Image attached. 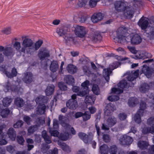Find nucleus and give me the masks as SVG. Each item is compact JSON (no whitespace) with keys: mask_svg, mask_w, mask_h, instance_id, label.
<instances>
[{"mask_svg":"<svg viewBox=\"0 0 154 154\" xmlns=\"http://www.w3.org/2000/svg\"><path fill=\"white\" fill-rule=\"evenodd\" d=\"M125 28H119L117 32L116 39L118 42L122 44H124L130 42L133 45H138L142 41V38L137 34L131 33L130 34L127 32Z\"/></svg>","mask_w":154,"mask_h":154,"instance_id":"1","label":"nucleus"},{"mask_svg":"<svg viewBox=\"0 0 154 154\" xmlns=\"http://www.w3.org/2000/svg\"><path fill=\"white\" fill-rule=\"evenodd\" d=\"M147 97L148 98L146 99V98H144L142 100L140 103V109L133 118L135 122L138 124L141 122V116L143 115L144 110L146 107L145 102H144V100H146V102L148 103V107L150 106V108L154 111V93H151L149 96H148Z\"/></svg>","mask_w":154,"mask_h":154,"instance_id":"2","label":"nucleus"},{"mask_svg":"<svg viewBox=\"0 0 154 154\" xmlns=\"http://www.w3.org/2000/svg\"><path fill=\"white\" fill-rule=\"evenodd\" d=\"M132 85L127 82L126 80H122L118 84L117 86L111 89V91L109 94L110 95L108 97V99L111 101H115L119 100V96L115 94H119L123 92V89L125 88H128L129 86L132 87Z\"/></svg>","mask_w":154,"mask_h":154,"instance_id":"3","label":"nucleus"},{"mask_svg":"<svg viewBox=\"0 0 154 154\" xmlns=\"http://www.w3.org/2000/svg\"><path fill=\"white\" fill-rule=\"evenodd\" d=\"M66 118L62 115H59V120L60 122L62 125L65 128L62 132L59 135V138L61 140L66 141L70 138H71L72 135L69 132L70 131L73 135H75L76 134V131L73 127L68 124L65 122L64 121L66 120Z\"/></svg>","mask_w":154,"mask_h":154,"instance_id":"4","label":"nucleus"},{"mask_svg":"<svg viewBox=\"0 0 154 154\" xmlns=\"http://www.w3.org/2000/svg\"><path fill=\"white\" fill-rule=\"evenodd\" d=\"M116 10L119 11L123 12L124 15L128 18H131L133 16L134 10L133 7H129L127 2L124 1H118L115 3Z\"/></svg>","mask_w":154,"mask_h":154,"instance_id":"5","label":"nucleus"},{"mask_svg":"<svg viewBox=\"0 0 154 154\" xmlns=\"http://www.w3.org/2000/svg\"><path fill=\"white\" fill-rule=\"evenodd\" d=\"M116 58L118 60L114 62L112 64L110 65L109 67L104 69L103 71V75L107 82H109V79L110 74L112 73V71L118 67L121 64L120 60H126L128 63L130 62L129 59L127 57L122 58L120 56H117Z\"/></svg>","mask_w":154,"mask_h":154,"instance_id":"6","label":"nucleus"},{"mask_svg":"<svg viewBox=\"0 0 154 154\" xmlns=\"http://www.w3.org/2000/svg\"><path fill=\"white\" fill-rule=\"evenodd\" d=\"M148 21L149 20L147 18L142 17L138 22V25L142 30H145L149 25V26L151 27L150 32L149 34L146 33L145 35L150 39H154V21L152 20L149 24Z\"/></svg>","mask_w":154,"mask_h":154,"instance_id":"7","label":"nucleus"},{"mask_svg":"<svg viewBox=\"0 0 154 154\" xmlns=\"http://www.w3.org/2000/svg\"><path fill=\"white\" fill-rule=\"evenodd\" d=\"M35 102L37 104H39L36 110V113L38 114H43L46 108L45 103L48 102L47 98L46 96H40L35 99Z\"/></svg>","mask_w":154,"mask_h":154,"instance_id":"8","label":"nucleus"},{"mask_svg":"<svg viewBox=\"0 0 154 154\" xmlns=\"http://www.w3.org/2000/svg\"><path fill=\"white\" fill-rule=\"evenodd\" d=\"M57 32L60 36L65 35L64 39L67 43L73 40V38L70 34L69 32L68 31V29L67 27L62 26L58 28Z\"/></svg>","mask_w":154,"mask_h":154,"instance_id":"9","label":"nucleus"},{"mask_svg":"<svg viewBox=\"0 0 154 154\" xmlns=\"http://www.w3.org/2000/svg\"><path fill=\"white\" fill-rule=\"evenodd\" d=\"M147 125L150 127H144L142 128V132L143 134L149 133L153 134L154 133V117L149 118L147 121Z\"/></svg>","mask_w":154,"mask_h":154,"instance_id":"10","label":"nucleus"},{"mask_svg":"<svg viewBox=\"0 0 154 154\" xmlns=\"http://www.w3.org/2000/svg\"><path fill=\"white\" fill-rule=\"evenodd\" d=\"M73 28L75 35L81 38L84 37L87 32L86 29L83 26L75 25L73 26Z\"/></svg>","mask_w":154,"mask_h":154,"instance_id":"11","label":"nucleus"},{"mask_svg":"<svg viewBox=\"0 0 154 154\" xmlns=\"http://www.w3.org/2000/svg\"><path fill=\"white\" fill-rule=\"evenodd\" d=\"M33 42L31 39L28 38H25L23 40L22 42L23 47H22L20 51L22 52H25L27 48H29L28 50H27V52L29 50L30 48H32Z\"/></svg>","mask_w":154,"mask_h":154,"instance_id":"12","label":"nucleus"},{"mask_svg":"<svg viewBox=\"0 0 154 154\" xmlns=\"http://www.w3.org/2000/svg\"><path fill=\"white\" fill-rule=\"evenodd\" d=\"M71 97L72 99H70L67 102L66 105L69 109L74 110L78 106L77 102L75 100L76 98V95L73 94Z\"/></svg>","mask_w":154,"mask_h":154,"instance_id":"13","label":"nucleus"},{"mask_svg":"<svg viewBox=\"0 0 154 154\" xmlns=\"http://www.w3.org/2000/svg\"><path fill=\"white\" fill-rule=\"evenodd\" d=\"M120 143L122 145H129L131 143L133 139L131 137L126 134L119 135L118 137Z\"/></svg>","mask_w":154,"mask_h":154,"instance_id":"14","label":"nucleus"},{"mask_svg":"<svg viewBox=\"0 0 154 154\" xmlns=\"http://www.w3.org/2000/svg\"><path fill=\"white\" fill-rule=\"evenodd\" d=\"M139 71V70L138 69L135 71L127 72L125 74L124 76L128 81L132 83V82H134V80L138 77Z\"/></svg>","mask_w":154,"mask_h":154,"instance_id":"15","label":"nucleus"},{"mask_svg":"<svg viewBox=\"0 0 154 154\" xmlns=\"http://www.w3.org/2000/svg\"><path fill=\"white\" fill-rule=\"evenodd\" d=\"M117 122L116 119L114 117H109L106 121L107 125L105 123L103 124L102 128L103 130H108L109 127H112Z\"/></svg>","mask_w":154,"mask_h":154,"instance_id":"16","label":"nucleus"},{"mask_svg":"<svg viewBox=\"0 0 154 154\" xmlns=\"http://www.w3.org/2000/svg\"><path fill=\"white\" fill-rule=\"evenodd\" d=\"M89 81L86 80L81 84L82 89L78 93V95L80 96H83L86 95L89 91L88 86Z\"/></svg>","mask_w":154,"mask_h":154,"instance_id":"17","label":"nucleus"},{"mask_svg":"<svg viewBox=\"0 0 154 154\" xmlns=\"http://www.w3.org/2000/svg\"><path fill=\"white\" fill-rule=\"evenodd\" d=\"M8 70V68H6L5 66L4 65H2L1 66H0V70L5 73L8 78H11L16 76L17 74V71L15 68H13L12 69L11 73H10L7 71Z\"/></svg>","mask_w":154,"mask_h":154,"instance_id":"18","label":"nucleus"},{"mask_svg":"<svg viewBox=\"0 0 154 154\" xmlns=\"http://www.w3.org/2000/svg\"><path fill=\"white\" fill-rule=\"evenodd\" d=\"M59 128V124L57 119H54L53 120V128H49V132L52 136L58 137L59 133L55 129H57Z\"/></svg>","mask_w":154,"mask_h":154,"instance_id":"19","label":"nucleus"},{"mask_svg":"<svg viewBox=\"0 0 154 154\" xmlns=\"http://www.w3.org/2000/svg\"><path fill=\"white\" fill-rule=\"evenodd\" d=\"M38 56L40 60H44L49 57V51L46 48L40 49L39 51Z\"/></svg>","mask_w":154,"mask_h":154,"instance_id":"20","label":"nucleus"},{"mask_svg":"<svg viewBox=\"0 0 154 154\" xmlns=\"http://www.w3.org/2000/svg\"><path fill=\"white\" fill-rule=\"evenodd\" d=\"M0 51H3L4 54L7 56H12L14 53V49L10 47L4 48L2 46H0Z\"/></svg>","mask_w":154,"mask_h":154,"instance_id":"21","label":"nucleus"},{"mask_svg":"<svg viewBox=\"0 0 154 154\" xmlns=\"http://www.w3.org/2000/svg\"><path fill=\"white\" fill-rule=\"evenodd\" d=\"M135 59H143L151 57V54L145 51H138L135 55Z\"/></svg>","mask_w":154,"mask_h":154,"instance_id":"22","label":"nucleus"},{"mask_svg":"<svg viewBox=\"0 0 154 154\" xmlns=\"http://www.w3.org/2000/svg\"><path fill=\"white\" fill-rule=\"evenodd\" d=\"M154 87V82L150 83L149 85L145 83L143 84L139 88L140 91L143 93H146L149 90Z\"/></svg>","mask_w":154,"mask_h":154,"instance_id":"23","label":"nucleus"},{"mask_svg":"<svg viewBox=\"0 0 154 154\" xmlns=\"http://www.w3.org/2000/svg\"><path fill=\"white\" fill-rule=\"evenodd\" d=\"M103 15L101 13L94 14L91 17V20L94 23H96L100 21L103 18Z\"/></svg>","mask_w":154,"mask_h":154,"instance_id":"24","label":"nucleus"},{"mask_svg":"<svg viewBox=\"0 0 154 154\" xmlns=\"http://www.w3.org/2000/svg\"><path fill=\"white\" fill-rule=\"evenodd\" d=\"M115 109V107L112 103H109L107 104L105 109V115L106 116L110 115Z\"/></svg>","mask_w":154,"mask_h":154,"instance_id":"25","label":"nucleus"},{"mask_svg":"<svg viewBox=\"0 0 154 154\" xmlns=\"http://www.w3.org/2000/svg\"><path fill=\"white\" fill-rule=\"evenodd\" d=\"M78 135L79 137L86 143H88V140L93 136V135L92 133H90L88 135L82 132L79 133Z\"/></svg>","mask_w":154,"mask_h":154,"instance_id":"26","label":"nucleus"},{"mask_svg":"<svg viewBox=\"0 0 154 154\" xmlns=\"http://www.w3.org/2000/svg\"><path fill=\"white\" fill-rule=\"evenodd\" d=\"M43 43L41 40H39L35 44L34 47L32 46V48H29V50L28 51V53L31 54L37 50L41 46Z\"/></svg>","mask_w":154,"mask_h":154,"instance_id":"27","label":"nucleus"},{"mask_svg":"<svg viewBox=\"0 0 154 154\" xmlns=\"http://www.w3.org/2000/svg\"><path fill=\"white\" fill-rule=\"evenodd\" d=\"M4 91L5 92H7L9 91H12L14 92L17 91L18 92L21 89H19L18 90L17 87L15 86H13V87H14V89L12 88L10 84L8 82L6 84H5L4 86Z\"/></svg>","mask_w":154,"mask_h":154,"instance_id":"28","label":"nucleus"},{"mask_svg":"<svg viewBox=\"0 0 154 154\" xmlns=\"http://www.w3.org/2000/svg\"><path fill=\"white\" fill-rule=\"evenodd\" d=\"M142 72L141 74L143 73L147 78H149L151 75V73L148 66L146 65H144L142 68Z\"/></svg>","mask_w":154,"mask_h":154,"instance_id":"29","label":"nucleus"},{"mask_svg":"<svg viewBox=\"0 0 154 154\" xmlns=\"http://www.w3.org/2000/svg\"><path fill=\"white\" fill-rule=\"evenodd\" d=\"M32 75L30 72H27L24 73L23 79L24 82L26 84H29L32 81Z\"/></svg>","mask_w":154,"mask_h":154,"instance_id":"30","label":"nucleus"},{"mask_svg":"<svg viewBox=\"0 0 154 154\" xmlns=\"http://www.w3.org/2000/svg\"><path fill=\"white\" fill-rule=\"evenodd\" d=\"M8 137L12 140H15L16 134V133L13 128H10L8 132Z\"/></svg>","mask_w":154,"mask_h":154,"instance_id":"31","label":"nucleus"},{"mask_svg":"<svg viewBox=\"0 0 154 154\" xmlns=\"http://www.w3.org/2000/svg\"><path fill=\"white\" fill-rule=\"evenodd\" d=\"M58 144L60 145L62 149L67 152H69L71 149L69 146L61 141L58 140L57 142Z\"/></svg>","mask_w":154,"mask_h":154,"instance_id":"32","label":"nucleus"},{"mask_svg":"<svg viewBox=\"0 0 154 154\" xmlns=\"http://www.w3.org/2000/svg\"><path fill=\"white\" fill-rule=\"evenodd\" d=\"M95 98V97L94 95L86 96L85 100V103L87 104L88 103L93 104L94 103Z\"/></svg>","mask_w":154,"mask_h":154,"instance_id":"33","label":"nucleus"},{"mask_svg":"<svg viewBox=\"0 0 154 154\" xmlns=\"http://www.w3.org/2000/svg\"><path fill=\"white\" fill-rule=\"evenodd\" d=\"M59 66L58 62L56 61L51 62L50 67V69L53 72H56L58 69Z\"/></svg>","mask_w":154,"mask_h":154,"instance_id":"34","label":"nucleus"},{"mask_svg":"<svg viewBox=\"0 0 154 154\" xmlns=\"http://www.w3.org/2000/svg\"><path fill=\"white\" fill-rule=\"evenodd\" d=\"M55 87L53 85H50L48 86L45 90V93L47 96H49L54 93Z\"/></svg>","mask_w":154,"mask_h":154,"instance_id":"35","label":"nucleus"},{"mask_svg":"<svg viewBox=\"0 0 154 154\" xmlns=\"http://www.w3.org/2000/svg\"><path fill=\"white\" fill-rule=\"evenodd\" d=\"M138 103V99L134 97H132L129 98L128 102V106L132 107L136 106Z\"/></svg>","mask_w":154,"mask_h":154,"instance_id":"36","label":"nucleus"},{"mask_svg":"<svg viewBox=\"0 0 154 154\" xmlns=\"http://www.w3.org/2000/svg\"><path fill=\"white\" fill-rule=\"evenodd\" d=\"M7 150L11 154H23V152L16 151L14 147L11 145L7 146Z\"/></svg>","mask_w":154,"mask_h":154,"instance_id":"37","label":"nucleus"},{"mask_svg":"<svg viewBox=\"0 0 154 154\" xmlns=\"http://www.w3.org/2000/svg\"><path fill=\"white\" fill-rule=\"evenodd\" d=\"M66 69L69 72L72 74L75 73L77 70L76 67L71 64L68 65L66 67Z\"/></svg>","mask_w":154,"mask_h":154,"instance_id":"38","label":"nucleus"},{"mask_svg":"<svg viewBox=\"0 0 154 154\" xmlns=\"http://www.w3.org/2000/svg\"><path fill=\"white\" fill-rule=\"evenodd\" d=\"M64 81L69 85H73L74 83V79L73 77L70 75H66L64 78Z\"/></svg>","mask_w":154,"mask_h":154,"instance_id":"39","label":"nucleus"},{"mask_svg":"<svg viewBox=\"0 0 154 154\" xmlns=\"http://www.w3.org/2000/svg\"><path fill=\"white\" fill-rule=\"evenodd\" d=\"M138 146L142 149H146L149 146L148 143L146 141H139L137 143Z\"/></svg>","mask_w":154,"mask_h":154,"instance_id":"40","label":"nucleus"},{"mask_svg":"<svg viewBox=\"0 0 154 154\" xmlns=\"http://www.w3.org/2000/svg\"><path fill=\"white\" fill-rule=\"evenodd\" d=\"M1 104H0V114L2 117L3 118L6 117L8 114L10 113V110L7 108L2 110L1 108L2 106Z\"/></svg>","mask_w":154,"mask_h":154,"instance_id":"41","label":"nucleus"},{"mask_svg":"<svg viewBox=\"0 0 154 154\" xmlns=\"http://www.w3.org/2000/svg\"><path fill=\"white\" fill-rule=\"evenodd\" d=\"M12 101V99L10 97H6L4 98L2 100L3 105L4 106H9Z\"/></svg>","mask_w":154,"mask_h":154,"instance_id":"42","label":"nucleus"},{"mask_svg":"<svg viewBox=\"0 0 154 154\" xmlns=\"http://www.w3.org/2000/svg\"><path fill=\"white\" fill-rule=\"evenodd\" d=\"M42 136L46 143H51L49 137L47 134L46 131H44L42 132Z\"/></svg>","mask_w":154,"mask_h":154,"instance_id":"43","label":"nucleus"},{"mask_svg":"<svg viewBox=\"0 0 154 154\" xmlns=\"http://www.w3.org/2000/svg\"><path fill=\"white\" fill-rule=\"evenodd\" d=\"M83 70L84 74L88 76H91V75H93L91 73L89 70V68L87 66L85 65L83 66Z\"/></svg>","mask_w":154,"mask_h":154,"instance_id":"44","label":"nucleus"},{"mask_svg":"<svg viewBox=\"0 0 154 154\" xmlns=\"http://www.w3.org/2000/svg\"><path fill=\"white\" fill-rule=\"evenodd\" d=\"M108 146L106 144H103L100 147V151L101 154H108Z\"/></svg>","mask_w":154,"mask_h":154,"instance_id":"45","label":"nucleus"},{"mask_svg":"<svg viewBox=\"0 0 154 154\" xmlns=\"http://www.w3.org/2000/svg\"><path fill=\"white\" fill-rule=\"evenodd\" d=\"M14 103L18 107H21L23 105V101L22 98L18 97L15 99Z\"/></svg>","mask_w":154,"mask_h":154,"instance_id":"46","label":"nucleus"},{"mask_svg":"<svg viewBox=\"0 0 154 154\" xmlns=\"http://www.w3.org/2000/svg\"><path fill=\"white\" fill-rule=\"evenodd\" d=\"M38 125H35L29 127L28 129V135H30L33 132L36 131L38 129Z\"/></svg>","mask_w":154,"mask_h":154,"instance_id":"47","label":"nucleus"},{"mask_svg":"<svg viewBox=\"0 0 154 154\" xmlns=\"http://www.w3.org/2000/svg\"><path fill=\"white\" fill-rule=\"evenodd\" d=\"M93 93L96 95H98L100 93V90L98 86L94 84L93 85L92 89Z\"/></svg>","mask_w":154,"mask_h":154,"instance_id":"48","label":"nucleus"},{"mask_svg":"<svg viewBox=\"0 0 154 154\" xmlns=\"http://www.w3.org/2000/svg\"><path fill=\"white\" fill-rule=\"evenodd\" d=\"M101 35L98 31H97L94 32V34L93 36L92 39L95 41L100 39Z\"/></svg>","mask_w":154,"mask_h":154,"instance_id":"49","label":"nucleus"},{"mask_svg":"<svg viewBox=\"0 0 154 154\" xmlns=\"http://www.w3.org/2000/svg\"><path fill=\"white\" fill-rule=\"evenodd\" d=\"M84 121H86L89 119L91 117V114L88 112H85L82 116Z\"/></svg>","mask_w":154,"mask_h":154,"instance_id":"50","label":"nucleus"},{"mask_svg":"<svg viewBox=\"0 0 154 154\" xmlns=\"http://www.w3.org/2000/svg\"><path fill=\"white\" fill-rule=\"evenodd\" d=\"M117 148L115 145H113L110 147L109 150L110 154H116Z\"/></svg>","mask_w":154,"mask_h":154,"instance_id":"51","label":"nucleus"},{"mask_svg":"<svg viewBox=\"0 0 154 154\" xmlns=\"http://www.w3.org/2000/svg\"><path fill=\"white\" fill-rule=\"evenodd\" d=\"M87 2L86 0H79L78 5L79 7H83L86 5Z\"/></svg>","mask_w":154,"mask_h":154,"instance_id":"52","label":"nucleus"},{"mask_svg":"<svg viewBox=\"0 0 154 154\" xmlns=\"http://www.w3.org/2000/svg\"><path fill=\"white\" fill-rule=\"evenodd\" d=\"M2 136H4V138H1L0 140V145H4L6 144L7 143V141H6L7 138L8 137L7 136L5 135H3Z\"/></svg>","mask_w":154,"mask_h":154,"instance_id":"53","label":"nucleus"},{"mask_svg":"<svg viewBox=\"0 0 154 154\" xmlns=\"http://www.w3.org/2000/svg\"><path fill=\"white\" fill-rule=\"evenodd\" d=\"M58 85L59 88L61 90L65 91L67 89V87L62 82H59Z\"/></svg>","mask_w":154,"mask_h":154,"instance_id":"54","label":"nucleus"},{"mask_svg":"<svg viewBox=\"0 0 154 154\" xmlns=\"http://www.w3.org/2000/svg\"><path fill=\"white\" fill-rule=\"evenodd\" d=\"M14 47L16 49L20 52H21L20 50L21 48L20 43L18 42H16L13 45Z\"/></svg>","mask_w":154,"mask_h":154,"instance_id":"55","label":"nucleus"},{"mask_svg":"<svg viewBox=\"0 0 154 154\" xmlns=\"http://www.w3.org/2000/svg\"><path fill=\"white\" fill-rule=\"evenodd\" d=\"M17 140L19 143L23 145L24 142V140L22 136H18L17 137Z\"/></svg>","mask_w":154,"mask_h":154,"instance_id":"56","label":"nucleus"},{"mask_svg":"<svg viewBox=\"0 0 154 154\" xmlns=\"http://www.w3.org/2000/svg\"><path fill=\"white\" fill-rule=\"evenodd\" d=\"M99 1V0H90L89 5L92 8L94 7Z\"/></svg>","mask_w":154,"mask_h":154,"instance_id":"57","label":"nucleus"},{"mask_svg":"<svg viewBox=\"0 0 154 154\" xmlns=\"http://www.w3.org/2000/svg\"><path fill=\"white\" fill-rule=\"evenodd\" d=\"M23 122L21 120L18 121L14 124V127L15 128H18L21 127L23 125Z\"/></svg>","mask_w":154,"mask_h":154,"instance_id":"58","label":"nucleus"},{"mask_svg":"<svg viewBox=\"0 0 154 154\" xmlns=\"http://www.w3.org/2000/svg\"><path fill=\"white\" fill-rule=\"evenodd\" d=\"M7 126L5 124H3L1 125H0V139L1 138H4V136H2V131L4 129L6 128Z\"/></svg>","mask_w":154,"mask_h":154,"instance_id":"59","label":"nucleus"},{"mask_svg":"<svg viewBox=\"0 0 154 154\" xmlns=\"http://www.w3.org/2000/svg\"><path fill=\"white\" fill-rule=\"evenodd\" d=\"M127 115L124 113H121L118 115L119 118L121 120H124L127 118Z\"/></svg>","mask_w":154,"mask_h":154,"instance_id":"60","label":"nucleus"},{"mask_svg":"<svg viewBox=\"0 0 154 154\" xmlns=\"http://www.w3.org/2000/svg\"><path fill=\"white\" fill-rule=\"evenodd\" d=\"M47 154H58V149L55 147L53 149H51L49 150Z\"/></svg>","mask_w":154,"mask_h":154,"instance_id":"61","label":"nucleus"},{"mask_svg":"<svg viewBox=\"0 0 154 154\" xmlns=\"http://www.w3.org/2000/svg\"><path fill=\"white\" fill-rule=\"evenodd\" d=\"M116 50L119 53L121 54L124 55L126 54V52L124 49L122 48L119 47L116 49Z\"/></svg>","mask_w":154,"mask_h":154,"instance_id":"62","label":"nucleus"},{"mask_svg":"<svg viewBox=\"0 0 154 154\" xmlns=\"http://www.w3.org/2000/svg\"><path fill=\"white\" fill-rule=\"evenodd\" d=\"M38 125H40L44 124L45 123V119L43 117H41L40 119H38L37 120Z\"/></svg>","mask_w":154,"mask_h":154,"instance_id":"63","label":"nucleus"},{"mask_svg":"<svg viewBox=\"0 0 154 154\" xmlns=\"http://www.w3.org/2000/svg\"><path fill=\"white\" fill-rule=\"evenodd\" d=\"M2 32L6 34H9L11 33V30L10 27L5 28L2 30Z\"/></svg>","mask_w":154,"mask_h":154,"instance_id":"64","label":"nucleus"}]
</instances>
